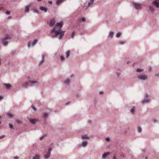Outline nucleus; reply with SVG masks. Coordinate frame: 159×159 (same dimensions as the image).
Wrapping results in <instances>:
<instances>
[{"label": "nucleus", "mask_w": 159, "mask_h": 159, "mask_svg": "<svg viewBox=\"0 0 159 159\" xmlns=\"http://www.w3.org/2000/svg\"><path fill=\"white\" fill-rule=\"evenodd\" d=\"M113 34H114V33L113 32H111L109 35V36H110L111 37H112L113 36Z\"/></svg>", "instance_id": "473e14b6"}, {"label": "nucleus", "mask_w": 159, "mask_h": 159, "mask_svg": "<svg viewBox=\"0 0 159 159\" xmlns=\"http://www.w3.org/2000/svg\"><path fill=\"white\" fill-rule=\"evenodd\" d=\"M70 102V101H69V102H67V103L66 104V105L68 104H69Z\"/></svg>", "instance_id": "3c124183"}, {"label": "nucleus", "mask_w": 159, "mask_h": 159, "mask_svg": "<svg viewBox=\"0 0 159 159\" xmlns=\"http://www.w3.org/2000/svg\"><path fill=\"white\" fill-rule=\"evenodd\" d=\"M63 1V0H57L56 1V4L58 5L61 3Z\"/></svg>", "instance_id": "bb28decb"}, {"label": "nucleus", "mask_w": 159, "mask_h": 159, "mask_svg": "<svg viewBox=\"0 0 159 159\" xmlns=\"http://www.w3.org/2000/svg\"><path fill=\"white\" fill-rule=\"evenodd\" d=\"M40 9L41 11H43L45 12H46L47 11V9L44 7L41 6L40 7Z\"/></svg>", "instance_id": "2eb2a0df"}, {"label": "nucleus", "mask_w": 159, "mask_h": 159, "mask_svg": "<svg viewBox=\"0 0 159 159\" xmlns=\"http://www.w3.org/2000/svg\"><path fill=\"white\" fill-rule=\"evenodd\" d=\"M52 150V149L51 148H49L46 154L44 156V157L45 159H48L50 158Z\"/></svg>", "instance_id": "20e7f679"}, {"label": "nucleus", "mask_w": 159, "mask_h": 159, "mask_svg": "<svg viewBox=\"0 0 159 159\" xmlns=\"http://www.w3.org/2000/svg\"><path fill=\"white\" fill-rule=\"evenodd\" d=\"M22 87L26 88L29 86V84L27 82H23L22 83Z\"/></svg>", "instance_id": "1a4fd4ad"}, {"label": "nucleus", "mask_w": 159, "mask_h": 159, "mask_svg": "<svg viewBox=\"0 0 159 159\" xmlns=\"http://www.w3.org/2000/svg\"><path fill=\"white\" fill-rule=\"evenodd\" d=\"M55 20L54 19H53L50 20L48 24L49 26L51 27H53L55 24Z\"/></svg>", "instance_id": "0eeeda50"}, {"label": "nucleus", "mask_w": 159, "mask_h": 159, "mask_svg": "<svg viewBox=\"0 0 159 159\" xmlns=\"http://www.w3.org/2000/svg\"><path fill=\"white\" fill-rule=\"evenodd\" d=\"M82 137L83 139H87L88 138V137L87 136V135H85L82 136Z\"/></svg>", "instance_id": "7c9ffc66"}, {"label": "nucleus", "mask_w": 159, "mask_h": 159, "mask_svg": "<svg viewBox=\"0 0 159 159\" xmlns=\"http://www.w3.org/2000/svg\"><path fill=\"white\" fill-rule=\"evenodd\" d=\"M38 121V120L36 119H32L31 120L30 122L31 123L34 124H35Z\"/></svg>", "instance_id": "4be33fe9"}, {"label": "nucleus", "mask_w": 159, "mask_h": 159, "mask_svg": "<svg viewBox=\"0 0 159 159\" xmlns=\"http://www.w3.org/2000/svg\"><path fill=\"white\" fill-rule=\"evenodd\" d=\"M43 136H42L40 138V140H41L43 138Z\"/></svg>", "instance_id": "09e8293b"}, {"label": "nucleus", "mask_w": 159, "mask_h": 159, "mask_svg": "<svg viewBox=\"0 0 159 159\" xmlns=\"http://www.w3.org/2000/svg\"><path fill=\"white\" fill-rule=\"evenodd\" d=\"M87 141H84L81 144V146H83V147H85L87 145Z\"/></svg>", "instance_id": "a211bd4d"}, {"label": "nucleus", "mask_w": 159, "mask_h": 159, "mask_svg": "<svg viewBox=\"0 0 159 159\" xmlns=\"http://www.w3.org/2000/svg\"><path fill=\"white\" fill-rule=\"evenodd\" d=\"M3 9V7H0V11Z\"/></svg>", "instance_id": "8fccbe9b"}, {"label": "nucleus", "mask_w": 159, "mask_h": 159, "mask_svg": "<svg viewBox=\"0 0 159 159\" xmlns=\"http://www.w3.org/2000/svg\"><path fill=\"white\" fill-rule=\"evenodd\" d=\"M132 4L136 10H141L142 9V5L139 2H133Z\"/></svg>", "instance_id": "f03ea898"}, {"label": "nucleus", "mask_w": 159, "mask_h": 159, "mask_svg": "<svg viewBox=\"0 0 159 159\" xmlns=\"http://www.w3.org/2000/svg\"><path fill=\"white\" fill-rule=\"evenodd\" d=\"M1 123V122L0 121V124Z\"/></svg>", "instance_id": "052dcab7"}, {"label": "nucleus", "mask_w": 159, "mask_h": 159, "mask_svg": "<svg viewBox=\"0 0 159 159\" xmlns=\"http://www.w3.org/2000/svg\"><path fill=\"white\" fill-rule=\"evenodd\" d=\"M117 75L118 77H119L120 75V74L119 73H117Z\"/></svg>", "instance_id": "49530a36"}, {"label": "nucleus", "mask_w": 159, "mask_h": 159, "mask_svg": "<svg viewBox=\"0 0 159 159\" xmlns=\"http://www.w3.org/2000/svg\"><path fill=\"white\" fill-rule=\"evenodd\" d=\"M137 129H138V131L139 132L141 133V132L142 129L140 126H139L138 127Z\"/></svg>", "instance_id": "c85d7f7f"}, {"label": "nucleus", "mask_w": 159, "mask_h": 159, "mask_svg": "<svg viewBox=\"0 0 159 159\" xmlns=\"http://www.w3.org/2000/svg\"><path fill=\"white\" fill-rule=\"evenodd\" d=\"M143 70V68H137L136 70V71L138 72H140L142 71Z\"/></svg>", "instance_id": "cd10ccee"}, {"label": "nucleus", "mask_w": 159, "mask_h": 159, "mask_svg": "<svg viewBox=\"0 0 159 159\" xmlns=\"http://www.w3.org/2000/svg\"><path fill=\"white\" fill-rule=\"evenodd\" d=\"M37 42V40L36 39H35L31 43H28V46L30 47V46H31L32 45H34Z\"/></svg>", "instance_id": "ddd939ff"}, {"label": "nucleus", "mask_w": 159, "mask_h": 159, "mask_svg": "<svg viewBox=\"0 0 159 159\" xmlns=\"http://www.w3.org/2000/svg\"><path fill=\"white\" fill-rule=\"evenodd\" d=\"M145 159H147V157H146Z\"/></svg>", "instance_id": "bf43d9fd"}, {"label": "nucleus", "mask_w": 159, "mask_h": 159, "mask_svg": "<svg viewBox=\"0 0 159 159\" xmlns=\"http://www.w3.org/2000/svg\"><path fill=\"white\" fill-rule=\"evenodd\" d=\"M4 85L6 86L7 89H9L11 87V85L9 84H5Z\"/></svg>", "instance_id": "b1692460"}, {"label": "nucleus", "mask_w": 159, "mask_h": 159, "mask_svg": "<svg viewBox=\"0 0 159 159\" xmlns=\"http://www.w3.org/2000/svg\"><path fill=\"white\" fill-rule=\"evenodd\" d=\"M48 2L50 4H52V1H49Z\"/></svg>", "instance_id": "de8ad7c7"}, {"label": "nucleus", "mask_w": 159, "mask_h": 159, "mask_svg": "<svg viewBox=\"0 0 159 159\" xmlns=\"http://www.w3.org/2000/svg\"><path fill=\"white\" fill-rule=\"evenodd\" d=\"M113 159H116V157H113Z\"/></svg>", "instance_id": "5fc2aeb1"}, {"label": "nucleus", "mask_w": 159, "mask_h": 159, "mask_svg": "<svg viewBox=\"0 0 159 159\" xmlns=\"http://www.w3.org/2000/svg\"><path fill=\"white\" fill-rule=\"evenodd\" d=\"M32 109H33V110H34L35 111H36L37 109H36V108L33 105H32Z\"/></svg>", "instance_id": "f704fd0d"}, {"label": "nucleus", "mask_w": 159, "mask_h": 159, "mask_svg": "<svg viewBox=\"0 0 159 159\" xmlns=\"http://www.w3.org/2000/svg\"><path fill=\"white\" fill-rule=\"evenodd\" d=\"M45 57V55H42V60L41 61L39 62V64L41 65L44 62V59Z\"/></svg>", "instance_id": "412c9836"}, {"label": "nucleus", "mask_w": 159, "mask_h": 159, "mask_svg": "<svg viewBox=\"0 0 159 159\" xmlns=\"http://www.w3.org/2000/svg\"><path fill=\"white\" fill-rule=\"evenodd\" d=\"M29 6H26L25 7V12H28L29 11Z\"/></svg>", "instance_id": "393cba45"}, {"label": "nucleus", "mask_w": 159, "mask_h": 159, "mask_svg": "<svg viewBox=\"0 0 159 159\" xmlns=\"http://www.w3.org/2000/svg\"><path fill=\"white\" fill-rule=\"evenodd\" d=\"M150 101V99L149 98L146 99L144 98L142 101V102L143 103H148Z\"/></svg>", "instance_id": "9d476101"}, {"label": "nucleus", "mask_w": 159, "mask_h": 159, "mask_svg": "<svg viewBox=\"0 0 159 159\" xmlns=\"http://www.w3.org/2000/svg\"><path fill=\"white\" fill-rule=\"evenodd\" d=\"M65 60V58L63 56H61L60 57L61 61H63Z\"/></svg>", "instance_id": "c9c22d12"}, {"label": "nucleus", "mask_w": 159, "mask_h": 159, "mask_svg": "<svg viewBox=\"0 0 159 159\" xmlns=\"http://www.w3.org/2000/svg\"><path fill=\"white\" fill-rule=\"evenodd\" d=\"M70 52L69 51H68L66 52V58H68L69 57L70 55Z\"/></svg>", "instance_id": "a878e982"}, {"label": "nucleus", "mask_w": 159, "mask_h": 159, "mask_svg": "<svg viewBox=\"0 0 159 159\" xmlns=\"http://www.w3.org/2000/svg\"><path fill=\"white\" fill-rule=\"evenodd\" d=\"M49 114L45 112L43 113V116H42L44 118H48V116Z\"/></svg>", "instance_id": "aec40b11"}, {"label": "nucleus", "mask_w": 159, "mask_h": 159, "mask_svg": "<svg viewBox=\"0 0 159 159\" xmlns=\"http://www.w3.org/2000/svg\"><path fill=\"white\" fill-rule=\"evenodd\" d=\"M73 75H71V77H72Z\"/></svg>", "instance_id": "4d7b16f0"}, {"label": "nucleus", "mask_w": 159, "mask_h": 159, "mask_svg": "<svg viewBox=\"0 0 159 159\" xmlns=\"http://www.w3.org/2000/svg\"><path fill=\"white\" fill-rule=\"evenodd\" d=\"M70 80L69 79H67L66 80L64 81V83L65 84H69L70 83Z\"/></svg>", "instance_id": "5701e85b"}, {"label": "nucleus", "mask_w": 159, "mask_h": 159, "mask_svg": "<svg viewBox=\"0 0 159 159\" xmlns=\"http://www.w3.org/2000/svg\"><path fill=\"white\" fill-rule=\"evenodd\" d=\"M1 117L0 116V118H1Z\"/></svg>", "instance_id": "680f3d73"}, {"label": "nucleus", "mask_w": 159, "mask_h": 159, "mask_svg": "<svg viewBox=\"0 0 159 159\" xmlns=\"http://www.w3.org/2000/svg\"><path fill=\"white\" fill-rule=\"evenodd\" d=\"M2 97L1 96H0V100H1L2 99Z\"/></svg>", "instance_id": "864d4df0"}, {"label": "nucleus", "mask_w": 159, "mask_h": 159, "mask_svg": "<svg viewBox=\"0 0 159 159\" xmlns=\"http://www.w3.org/2000/svg\"><path fill=\"white\" fill-rule=\"evenodd\" d=\"M94 0H90L89 2L88 3V5L86 9L87 8L89 7L90 5H92L94 2Z\"/></svg>", "instance_id": "f3484780"}, {"label": "nucleus", "mask_w": 159, "mask_h": 159, "mask_svg": "<svg viewBox=\"0 0 159 159\" xmlns=\"http://www.w3.org/2000/svg\"><path fill=\"white\" fill-rule=\"evenodd\" d=\"M40 155L36 154L33 157L32 159H40Z\"/></svg>", "instance_id": "6ab92c4d"}, {"label": "nucleus", "mask_w": 159, "mask_h": 159, "mask_svg": "<svg viewBox=\"0 0 159 159\" xmlns=\"http://www.w3.org/2000/svg\"><path fill=\"white\" fill-rule=\"evenodd\" d=\"M86 21V19L85 18L83 17L81 19H79L78 20V22L80 23L81 22H84Z\"/></svg>", "instance_id": "4468645a"}, {"label": "nucleus", "mask_w": 159, "mask_h": 159, "mask_svg": "<svg viewBox=\"0 0 159 159\" xmlns=\"http://www.w3.org/2000/svg\"><path fill=\"white\" fill-rule=\"evenodd\" d=\"M1 61L0 60V65H1Z\"/></svg>", "instance_id": "13d9d810"}, {"label": "nucleus", "mask_w": 159, "mask_h": 159, "mask_svg": "<svg viewBox=\"0 0 159 159\" xmlns=\"http://www.w3.org/2000/svg\"><path fill=\"white\" fill-rule=\"evenodd\" d=\"M9 127L11 129H13V126L11 124H10L9 125Z\"/></svg>", "instance_id": "4c0bfd02"}, {"label": "nucleus", "mask_w": 159, "mask_h": 159, "mask_svg": "<svg viewBox=\"0 0 159 159\" xmlns=\"http://www.w3.org/2000/svg\"><path fill=\"white\" fill-rule=\"evenodd\" d=\"M106 140L107 141H109L110 140V139L109 138H106Z\"/></svg>", "instance_id": "a18cd8bd"}, {"label": "nucleus", "mask_w": 159, "mask_h": 159, "mask_svg": "<svg viewBox=\"0 0 159 159\" xmlns=\"http://www.w3.org/2000/svg\"><path fill=\"white\" fill-rule=\"evenodd\" d=\"M63 25V22L57 23L55 26L50 30L51 34L54 33V36L59 39H61L64 34L65 31H62L61 28Z\"/></svg>", "instance_id": "f257e3e1"}, {"label": "nucleus", "mask_w": 159, "mask_h": 159, "mask_svg": "<svg viewBox=\"0 0 159 159\" xmlns=\"http://www.w3.org/2000/svg\"><path fill=\"white\" fill-rule=\"evenodd\" d=\"M148 76L146 74H141L138 76V78L139 80L145 81L148 79Z\"/></svg>", "instance_id": "7ed1b4c3"}, {"label": "nucleus", "mask_w": 159, "mask_h": 159, "mask_svg": "<svg viewBox=\"0 0 159 159\" xmlns=\"http://www.w3.org/2000/svg\"><path fill=\"white\" fill-rule=\"evenodd\" d=\"M109 154L110 153L109 152H107L104 153L102 156V158L103 159H105L107 156L109 155Z\"/></svg>", "instance_id": "dca6fc26"}, {"label": "nucleus", "mask_w": 159, "mask_h": 159, "mask_svg": "<svg viewBox=\"0 0 159 159\" xmlns=\"http://www.w3.org/2000/svg\"><path fill=\"white\" fill-rule=\"evenodd\" d=\"M152 4H151V5H149V9L151 11V13H153L155 11V9L154 8H153V6H152Z\"/></svg>", "instance_id": "9b49d317"}, {"label": "nucleus", "mask_w": 159, "mask_h": 159, "mask_svg": "<svg viewBox=\"0 0 159 159\" xmlns=\"http://www.w3.org/2000/svg\"><path fill=\"white\" fill-rule=\"evenodd\" d=\"M11 17H10V16H9V17H8V19H11Z\"/></svg>", "instance_id": "6e6d98bb"}, {"label": "nucleus", "mask_w": 159, "mask_h": 159, "mask_svg": "<svg viewBox=\"0 0 159 159\" xmlns=\"http://www.w3.org/2000/svg\"><path fill=\"white\" fill-rule=\"evenodd\" d=\"M145 98H147L148 97V95L147 93H145Z\"/></svg>", "instance_id": "a19ab883"}, {"label": "nucleus", "mask_w": 159, "mask_h": 159, "mask_svg": "<svg viewBox=\"0 0 159 159\" xmlns=\"http://www.w3.org/2000/svg\"><path fill=\"white\" fill-rule=\"evenodd\" d=\"M155 76L157 77H159V73L156 74L155 75Z\"/></svg>", "instance_id": "c03bdc74"}, {"label": "nucleus", "mask_w": 159, "mask_h": 159, "mask_svg": "<svg viewBox=\"0 0 159 159\" xmlns=\"http://www.w3.org/2000/svg\"><path fill=\"white\" fill-rule=\"evenodd\" d=\"M9 37L7 36L4 38L3 39H2V44L5 45L7 46L8 44V39H9Z\"/></svg>", "instance_id": "39448f33"}, {"label": "nucleus", "mask_w": 159, "mask_h": 159, "mask_svg": "<svg viewBox=\"0 0 159 159\" xmlns=\"http://www.w3.org/2000/svg\"><path fill=\"white\" fill-rule=\"evenodd\" d=\"M75 34V32L74 31H73L72 33V34L71 35V37L73 39L74 38V36Z\"/></svg>", "instance_id": "c756f323"}, {"label": "nucleus", "mask_w": 159, "mask_h": 159, "mask_svg": "<svg viewBox=\"0 0 159 159\" xmlns=\"http://www.w3.org/2000/svg\"><path fill=\"white\" fill-rule=\"evenodd\" d=\"M103 93V92H101L100 93V94H102Z\"/></svg>", "instance_id": "603ef678"}, {"label": "nucleus", "mask_w": 159, "mask_h": 159, "mask_svg": "<svg viewBox=\"0 0 159 159\" xmlns=\"http://www.w3.org/2000/svg\"><path fill=\"white\" fill-rule=\"evenodd\" d=\"M158 1H159V0H153L152 1V4L156 6L157 8L159 7V2H158Z\"/></svg>", "instance_id": "423d86ee"}, {"label": "nucleus", "mask_w": 159, "mask_h": 159, "mask_svg": "<svg viewBox=\"0 0 159 159\" xmlns=\"http://www.w3.org/2000/svg\"><path fill=\"white\" fill-rule=\"evenodd\" d=\"M8 116L9 117H11L13 115L9 113L8 114Z\"/></svg>", "instance_id": "ea45409f"}, {"label": "nucleus", "mask_w": 159, "mask_h": 159, "mask_svg": "<svg viewBox=\"0 0 159 159\" xmlns=\"http://www.w3.org/2000/svg\"><path fill=\"white\" fill-rule=\"evenodd\" d=\"M120 34H121L120 33H118L116 34V36L117 37H119L120 36Z\"/></svg>", "instance_id": "72a5a7b5"}, {"label": "nucleus", "mask_w": 159, "mask_h": 159, "mask_svg": "<svg viewBox=\"0 0 159 159\" xmlns=\"http://www.w3.org/2000/svg\"><path fill=\"white\" fill-rule=\"evenodd\" d=\"M15 123L17 124H21L22 122L20 120H16Z\"/></svg>", "instance_id": "2f4dec72"}, {"label": "nucleus", "mask_w": 159, "mask_h": 159, "mask_svg": "<svg viewBox=\"0 0 159 159\" xmlns=\"http://www.w3.org/2000/svg\"><path fill=\"white\" fill-rule=\"evenodd\" d=\"M119 43L120 44H124L125 43V42L123 41H120Z\"/></svg>", "instance_id": "58836bf2"}, {"label": "nucleus", "mask_w": 159, "mask_h": 159, "mask_svg": "<svg viewBox=\"0 0 159 159\" xmlns=\"http://www.w3.org/2000/svg\"><path fill=\"white\" fill-rule=\"evenodd\" d=\"M5 137L4 135H2L1 136H0V139H2L3 138Z\"/></svg>", "instance_id": "37998d69"}, {"label": "nucleus", "mask_w": 159, "mask_h": 159, "mask_svg": "<svg viewBox=\"0 0 159 159\" xmlns=\"http://www.w3.org/2000/svg\"><path fill=\"white\" fill-rule=\"evenodd\" d=\"M135 107L134 106L132 107L130 109V112L131 114H134L135 111Z\"/></svg>", "instance_id": "f8f14e48"}, {"label": "nucleus", "mask_w": 159, "mask_h": 159, "mask_svg": "<svg viewBox=\"0 0 159 159\" xmlns=\"http://www.w3.org/2000/svg\"><path fill=\"white\" fill-rule=\"evenodd\" d=\"M29 82L30 84H33V85H39V83L37 81H32L29 80Z\"/></svg>", "instance_id": "6e6552de"}, {"label": "nucleus", "mask_w": 159, "mask_h": 159, "mask_svg": "<svg viewBox=\"0 0 159 159\" xmlns=\"http://www.w3.org/2000/svg\"><path fill=\"white\" fill-rule=\"evenodd\" d=\"M6 13L7 15H9L10 14V12L8 11H7L6 12Z\"/></svg>", "instance_id": "e433bc0d"}, {"label": "nucleus", "mask_w": 159, "mask_h": 159, "mask_svg": "<svg viewBox=\"0 0 159 159\" xmlns=\"http://www.w3.org/2000/svg\"><path fill=\"white\" fill-rule=\"evenodd\" d=\"M13 158L14 159H19V157H18L16 156V157H14Z\"/></svg>", "instance_id": "79ce46f5"}]
</instances>
